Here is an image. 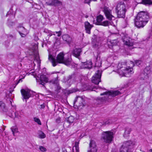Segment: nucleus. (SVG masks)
Returning a JSON list of instances; mask_svg holds the SVG:
<instances>
[{"instance_id": "e433bc0d", "label": "nucleus", "mask_w": 152, "mask_h": 152, "mask_svg": "<svg viewBox=\"0 0 152 152\" xmlns=\"http://www.w3.org/2000/svg\"><path fill=\"white\" fill-rule=\"evenodd\" d=\"M75 147V149H77L79 148V143L78 142H76L75 144V146L73 147V151L72 152H74V148Z\"/></svg>"}, {"instance_id": "6e6d98bb", "label": "nucleus", "mask_w": 152, "mask_h": 152, "mask_svg": "<svg viewBox=\"0 0 152 152\" xmlns=\"http://www.w3.org/2000/svg\"><path fill=\"white\" fill-rule=\"evenodd\" d=\"M75 149L76 152H80L79 150V148H78L77 149Z\"/></svg>"}, {"instance_id": "7ed1b4c3", "label": "nucleus", "mask_w": 152, "mask_h": 152, "mask_svg": "<svg viewBox=\"0 0 152 152\" xmlns=\"http://www.w3.org/2000/svg\"><path fill=\"white\" fill-rule=\"evenodd\" d=\"M113 132L110 131L104 132L102 133L101 140L104 142L110 143L113 138Z\"/></svg>"}, {"instance_id": "58836bf2", "label": "nucleus", "mask_w": 152, "mask_h": 152, "mask_svg": "<svg viewBox=\"0 0 152 152\" xmlns=\"http://www.w3.org/2000/svg\"><path fill=\"white\" fill-rule=\"evenodd\" d=\"M102 63L100 61H96L95 64V66H96L99 67L101 66Z\"/></svg>"}, {"instance_id": "1a4fd4ad", "label": "nucleus", "mask_w": 152, "mask_h": 152, "mask_svg": "<svg viewBox=\"0 0 152 152\" xmlns=\"http://www.w3.org/2000/svg\"><path fill=\"white\" fill-rule=\"evenodd\" d=\"M123 71L122 70H119L118 71L119 74L122 76L129 77L130 75L134 73L133 69L132 68H126L125 69H124Z\"/></svg>"}, {"instance_id": "c03bdc74", "label": "nucleus", "mask_w": 152, "mask_h": 152, "mask_svg": "<svg viewBox=\"0 0 152 152\" xmlns=\"http://www.w3.org/2000/svg\"><path fill=\"white\" fill-rule=\"evenodd\" d=\"M122 63L123 64H124V63H119L118 64V69H121L122 68V67H121V66L122 65Z\"/></svg>"}, {"instance_id": "69168bd1", "label": "nucleus", "mask_w": 152, "mask_h": 152, "mask_svg": "<svg viewBox=\"0 0 152 152\" xmlns=\"http://www.w3.org/2000/svg\"><path fill=\"white\" fill-rule=\"evenodd\" d=\"M12 25L14 24V23H13V22H12Z\"/></svg>"}, {"instance_id": "37998d69", "label": "nucleus", "mask_w": 152, "mask_h": 152, "mask_svg": "<svg viewBox=\"0 0 152 152\" xmlns=\"http://www.w3.org/2000/svg\"><path fill=\"white\" fill-rule=\"evenodd\" d=\"M141 63V61L140 60H137L135 61V64L137 66L140 65Z\"/></svg>"}, {"instance_id": "5fc2aeb1", "label": "nucleus", "mask_w": 152, "mask_h": 152, "mask_svg": "<svg viewBox=\"0 0 152 152\" xmlns=\"http://www.w3.org/2000/svg\"><path fill=\"white\" fill-rule=\"evenodd\" d=\"M56 121L57 122H58V123H59L60 122V119H59V118H58L57 119H56Z\"/></svg>"}, {"instance_id": "f8f14e48", "label": "nucleus", "mask_w": 152, "mask_h": 152, "mask_svg": "<svg viewBox=\"0 0 152 152\" xmlns=\"http://www.w3.org/2000/svg\"><path fill=\"white\" fill-rule=\"evenodd\" d=\"M97 148L95 142L93 140H91L90 143L89 149L88 152H97Z\"/></svg>"}, {"instance_id": "6e6552de", "label": "nucleus", "mask_w": 152, "mask_h": 152, "mask_svg": "<svg viewBox=\"0 0 152 152\" xmlns=\"http://www.w3.org/2000/svg\"><path fill=\"white\" fill-rule=\"evenodd\" d=\"M102 71L98 70L92 77V81L93 83L98 85L101 81Z\"/></svg>"}, {"instance_id": "bb28decb", "label": "nucleus", "mask_w": 152, "mask_h": 152, "mask_svg": "<svg viewBox=\"0 0 152 152\" xmlns=\"http://www.w3.org/2000/svg\"><path fill=\"white\" fill-rule=\"evenodd\" d=\"M110 24H111V23L110 22L107 20H106L103 22H102L101 23L99 24V25H102L104 26H107Z\"/></svg>"}, {"instance_id": "bf43d9fd", "label": "nucleus", "mask_w": 152, "mask_h": 152, "mask_svg": "<svg viewBox=\"0 0 152 152\" xmlns=\"http://www.w3.org/2000/svg\"><path fill=\"white\" fill-rule=\"evenodd\" d=\"M23 27V26H22V25H21L20 26H18V28H19V27L21 28V27Z\"/></svg>"}, {"instance_id": "5701e85b", "label": "nucleus", "mask_w": 152, "mask_h": 152, "mask_svg": "<svg viewBox=\"0 0 152 152\" xmlns=\"http://www.w3.org/2000/svg\"><path fill=\"white\" fill-rule=\"evenodd\" d=\"M37 134L38 135V137L40 139H44L46 137V135L45 134L41 131H38Z\"/></svg>"}, {"instance_id": "603ef678", "label": "nucleus", "mask_w": 152, "mask_h": 152, "mask_svg": "<svg viewBox=\"0 0 152 152\" xmlns=\"http://www.w3.org/2000/svg\"><path fill=\"white\" fill-rule=\"evenodd\" d=\"M45 104H42L40 105L41 108H44L45 107Z\"/></svg>"}, {"instance_id": "de8ad7c7", "label": "nucleus", "mask_w": 152, "mask_h": 152, "mask_svg": "<svg viewBox=\"0 0 152 152\" xmlns=\"http://www.w3.org/2000/svg\"><path fill=\"white\" fill-rule=\"evenodd\" d=\"M52 83L53 84H57L58 83V80H57L55 79V80H52L51 81Z\"/></svg>"}, {"instance_id": "4d7b16f0", "label": "nucleus", "mask_w": 152, "mask_h": 152, "mask_svg": "<svg viewBox=\"0 0 152 152\" xmlns=\"http://www.w3.org/2000/svg\"><path fill=\"white\" fill-rule=\"evenodd\" d=\"M72 91H72L71 92V93H72V92H76V91H76V90H75H75H73Z\"/></svg>"}, {"instance_id": "423d86ee", "label": "nucleus", "mask_w": 152, "mask_h": 152, "mask_svg": "<svg viewBox=\"0 0 152 152\" xmlns=\"http://www.w3.org/2000/svg\"><path fill=\"white\" fill-rule=\"evenodd\" d=\"M102 11L105 14L106 18L110 21L115 19L114 17L112 15V11L108 7L104 6Z\"/></svg>"}, {"instance_id": "09e8293b", "label": "nucleus", "mask_w": 152, "mask_h": 152, "mask_svg": "<svg viewBox=\"0 0 152 152\" xmlns=\"http://www.w3.org/2000/svg\"><path fill=\"white\" fill-rule=\"evenodd\" d=\"M111 123H112V122L111 121H110V120H109L105 122V125L109 124H111Z\"/></svg>"}, {"instance_id": "ddd939ff", "label": "nucleus", "mask_w": 152, "mask_h": 152, "mask_svg": "<svg viewBox=\"0 0 152 152\" xmlns=\"http://www.w3.org/2000/svg\"><path fill=\"white\" fill-rule=\"evenodd\" d=\"M48 78L43 75H40L39 80L37 79V81L39 83V84H41L43 86H44L45 83H47L48 82Z\"/></svg>"}, {"instance_id": "8fccbe9b", "label": "nucleus", "mask_w": 152, "mask_h": 152, "mask_svg": "<svg viewBox=\"0 0 152 152\" xmlns=\"http://www.w3.org/2000/svg\"><path fill=\"white\" fill-rule=\"evenodd\" d=\"M46 4L48 5L53 6L52 1H51V3L46 2Z\"/></svg>"}, {"instance_id": "4468645a", "label": "nucleus", "mask_w": 152, "mask_h": 152, "mask_svg": "<svg viewBox=\"0 0 152 152\" xmlns=\"http://www.w3.org/2000/svg\"><path fill=\"white\" fill-rule=\"evenodd\" d=\"M121 93L118 91H108L104 92L103 93L100 94L101 96L103 95H110L112 96H115L119 94H121Z\"/></svg>"}, {"instance_id": "cd10ccee", "label": "nucleus", "mask_w": 152, "mask_h": 152, "mask_svg": "<svg viewBox=\"0 0 152 152\" xmlns=\"http://www.w3.org/2000/svg\"><path fill=\"white\" fill-rule=\"evenodd\" d=\"M52 1L53 6H56L61 4V2L58 0H52Z\"/></svg>"}, {"instance_id": "412c9836", "label": "nucleus", "mask_w": 152, "mask_h": 152, "mask_svg": "<svg viewBox=\"0 0 152 152\" xmlns=\"http://www.w3.org/2000/svg\"><path fill=\"white\" fill-rule=\"evenodd\" d=\"M126 11H117L118 17V18H124L125 16V13Z\"/></svg>"}, {"instance_id": "c9c22d12", "label": "nucleus", "mask_w": 152, "mask_h": 152, "mask_svg": "<svg viewBox=\"0 0 152 152\" xmlns=\"http://www.w3.org/2000/svg\"><path fill=\"white\" fill-rule=\"evenodd\" d=\"M15 109H13V115H14V118H18V112H15Z\"/></svg>"}, {"instance_id": "680f3d73", "label": "nucleus", "mask_w": 152, "mask_h": 152, "mask_svg": "<svg viewBox=\"0 0 152 152\" xmlns=\"http://www.w3.org/2000/svg\"><path fill=\"white\" fill-rule=\"evenodd\" d=\"M150 151L152 152V149L150 150Z\"/></svg>"}, {"instance_id": "f3484780", "label": "nucleus", "mask_w": 152, "mask_h": 152, "mask_svg": "<svg viewBox=\"0 0 152 152\" xmlns=\"http://www.w3.org/2000/svg\"><path fill=\"white\" fill-rule=\"evenodd\" d=\"M84 26L86 32L89 34H91V30L93 26L90 24L89 23L88 21H86L84 23Z\"/></svg>"}, {"instance_id": "338daca9", "label": "nucleus", "mask_w": 152, "mask_h": 152, "mask_svg": "<svg viewBox=\"0 0 152 152\" xmlns=\"http://www.w3.org/2000/svg\"><path fill=\"white\" fill-rule=\"evenodd\" d=\"M102 88L103 90H105V89L104 88Z\"/></svg>"}, {"instance_id": "393cba45", "label": "nucleus", "mask_w": 152, "mask_h": 152, "mask_svg": "<svg viewBox=\"0 0 152 152\" xmlns=\"http://www.w3.org/2000/svg\"><path fill=\"white\" fill-rule=\"evenodd\" d=\"M84 68L90 69L92 67V62L91 61H87L84 63Z\"/></svg>"}, {"instance_id": "4c0bfd02", "label": "nucleus", "mask_w": 152, "mask_h": 152, "mask_svg": "<svg viewBox=\"0 0 152 152\" xmlns=\"http://www.w3.org/2000/svg\"><path fill=\"white\" fill-rule=\"evenodd\" d=\"M39 149L42 152H45L47 151L46 149L42 146H40Z\"/></svg>"}, {"instance_id": "e2e57ef3", "label": "nucleus", "mask_w": 152, "mask_h": 152, "mask_svg": "<svg viewBox=\"0 0 152 152\" xmlns=\"http://www.w3.org/2000/svg\"><path fill=\"white\" fill-rule=\"evenodd\" d=\"M125 23H127V20H125Z\"/></svg>"}, {"instance_id": "49530a36", "label": "nucleus", "mask_w": 152, "mask_h": 152, "mask_svg": "<svg viewBox=\"0 0 152 152\" xmlns=\"http://www.w3.org/2000/svg\"><path fill=\"white\" fill-rule=\"evenodd\" d=\"M91 1V0H85L84 1V3H85L89 4Z\"/></svg>"}, {"instance_id": "79ce46f5", "label": "nucleus", "mask_w": 152, "mask_h": 152, "mask_svg": "<svg viewBox=\"0 0 152 152\" xmlns=\"http://www.w3.org/2000/svg\"><path fill=\"white\" fill-rule=\"evenodd\" d=\"M18 32L22 37H26V35L25 33H23L20 31H19Z\"/></svg>"}, {"instance_id": "a878e982", "label": "nucleus", "mask_w": 152, "mask_h": 152, "mask_svg": "<svg viewBox=\"0 0 152 152\" xmlns=\"http://www.w3.org/2000/svg\"><path fill=\"white\" fill-rule=\"evenodd\" d=\"M140 3L145 5H149L152 4V1L151 0H142Z\"/></svg>"}, {"instance_id": "a211bd4d", "label": "nucleus", "mask_w": 152, "mask_h": 152, "mask_svg": "<svg viewBox=\"0 0 152 152\" xmlns=\"http://www.w3.org/2000/svg\"><path fill=\"white\" fill-rule=\"evenodd\" d=\"M82 50L80 48H76L72 51V54L75 57L78 58L80 55Z\"/></svg>"}, {"instance_id": "ea45409f", "label": "nucleus", "mask_w": 152, "mask_h": 152, "mask_svg": "<svg viewBox=\"0 0 152 152\" xmlns=\"http://www.w3.org/2000/svg\"><path fill=\"white\" fill-rule=\"evenodd\" d=\"M75 75H74V74L71 75H70L68 77V80L71 79H72L74 80V79L75 78Z\"/></svg>"}, {"instance_id": "f704fd0d", "label": "nucleus", "mask_w": 152, "mask_h": 152, "mask_svg": "<svg viewBox=\"0 0 152 152\" xmlns=\"http://www.w3.org/2000/svg\"><path fill=\"white\" fill-rule=\"evenodd\" d=\"M54 33L55 32H52L50 31V32L48 33V34L47 35V39L48 40L49 37L52 36L53 35H55V34H54Z\"/></svg>"}, {"instance_id": "774afa93", "label": "nucleus", "mask_w": 152, "mask_h": 152, "mask_svg": "<svg viewBox=\"0 0 152 152\" xmlns=\"http://www.w3.org/2000/svg\"><path fill=\"white\" fill-rule=\"evenodd\" d=\"M88 16H86V18H88Z\"/></svg>"}, {"instance_id": "39448f33", "label": "nucleus", "mask_w": 152, "mask_h": 152, "mask_svg": "<svg viewBox=\"0 0 152 152\" xmlns=\"http://www.w3.org/2000/svg\"><path fill=\"white\" fill-rule=\"evenodd\" d=\"M74 105L82 108L85 106L84 100L82 97L77 96L73 102Z\"/></svg>"}, {"instance_id": "dca6fc26", "label": "nucleus", "mask_w": 152, "mask_h": 152, "mask_svg": "<svg viewBox=\"0 0 152 152\" xmlns=\"http://www.w3.org/2000/svg\"><path fill=\"white\" fill-rule=\"evenodd\" d=\"M116 9L117 11H126L125 5L123 2H121L118 3L117 5Z\"/></svg>"}, {"instance_id": "864d4df0", "label": "nucleus", "mask_w": 152, "mask_h": 152, "mask_svg": "<svg viewBox=\"0 0 152 152\" xmlns=\"http://www.w3.org/2000/svg\"><path fill=\"white\" fill-rule=\"evenodd\" d=\"M50 31H49L47 29H45V30L44 31V32L46 33H48L50 32Z\"/></svg>"}, {"instance_id": "f257e3e1", "label": "nucleus", "mask_w": 152, "mask_h": 152, "mask_svg": "<svg viewBox=\"0 0 152 152\" xmlns=\"http://www.w3.org/2000/svg\"><path fill=\"white\" fill-rule=\"evenodd\" d=\"M64 55L63 52H60L57 55L56 59L52 55L49 54L48 59L51 62L53 66H56L58 64H63L68 66L71 63V55H68L67 58L64 57Z\"/></svg>"}, {"instance_id": "c85d7f7f", "label": "nucleus", "mask_w": 152, "mask_h": 152, "mask_svg": "<svg viewBox=\"0 0 152 152\" xmlns=\"http://www.w3.org/2000/svg\"><path fill=\"white\" fill-rule=\"evenodd\" d=\"M12 131L14 136H15V133L18 132V128L16 126H12L11 128Z\"/></svg>"}, {"instance_id": "b1692460", "label": "nucleus", "mask_w": 152, "mask_h": 152, "mask_svg": "<svg viewBox=\"0 0 152 152\" xmlns=\"http://www.w3.org/2000/svg\"><path fill=\"white\" fill-rule=\"evenodd\" d=\"M104 19L103 16L100 15L97 17V24L99 25V24L101 23L102 22V21Z\"/></svg>"}, {"instance_id": "20e7f679", "label": "nucleus", "mask_w": 152, "mask_h": 152, "mask_svg": "<svg viewBox=\"0 0 152 152\" xmlns=\"http://www.w3.org/2000/svg\"><path fill=\"white\" fill-rule=\"evenodd\" d=\"M134 144L131 141L124 142L120 149V152H130V149L133 147Z\"/></svg>"}, {"instance_id": "c756f323", "label": "nucleus", "mask_w": 152, "mask_h": 152, "mask_svg": "<svg viewBox=\"0 0 152 152\" xmlns=\"http://www.w3.org/2000/svg\"><path fill=\"white\" fill-rule=\"evenodd\" d=\"M55 41L54 43V45L55 46H57L59 45L61 43L59 39L55 37Z\"/></svg>"}, {"instance_id": "052dcab7", "label": "nucleus", "mask_w": 152, "mask_h": 152, "mask_svg": "<svg viewBox=\"0 0 152 152\" xmlns=\"http://www.w3.org/2000/svg\"><path fill=\"white\" fill-rule=\"evenodd\" d=\"M97 1V0H91V1Z\"/></svg>"}, {"instance_id": "0e129e2a", "label": "nucleus", "mask_w": 152, "mask_h": 152, "mask_svg": "<svg viewBox=\"0 0 152 152\" xmlns=\"http://www.w3.org/2000/svg\"><path fill=\"white\" fill-rule=\"evenodd\" d=\"M94 88H93L92 91H95V90H94Z\"/></svg>"}, {"instance_id": "4be33fe9", "label": "nucleus", "mask_w": 152, "mask_h": 152, "mask_svg": "<svg viewBox=\"0 0 152 152\" xmlns=\"http://www.w3.org/2000/svg\"><path fill=\"white\" fill-rule=\"evenodd\" d=\"M62 38L63 40L66 42L69 43L71 40V38L68 34H64L62 36Z\"/></svg>"}, {"instance_id": "9b49d317", "label": "nucleus", "mask_w": 152, "mask_h": 152, "mask_svg": "<svg viewBox=\"0 0 152 152\" xmlns=\"http://www.w3.org/2000/svg\"><path fill=\"white\" fill-rule=\"evenodd\" d=\"M151 70L149 67H146L140 74L141 79L144 80L148 77V74L151 73Z\"/></svg>"}, {"instance_id": "7c9ffc66", "label": "nucleus", "mask_w": 152, "mask_h": 152, "mask_svg": "<svg viewBox=\"0 0 152 152\" xmlns=\"http://www.w3.org/2000/svg\"><path fill=\"white\" fill-rule=\"evenodd\" d=\"M13 111L12 110L10 109L8 111V110L6 113H7V114H8L10 117L12 118H13L14 117V115H13Z\"/></svg>"}, {"instance_id": "aec40b11", "label": "nucleus", "mask_w": 152, "mask_h": 152, "mask_svg": "<svg viewBox=\"0 0 152 152\" xmlns=\"http://www.w3.org/2000/svg\"><path fill=\"white\" fill-rule=\"evenodd\" d=\"M132 131V129L129 127H126L125 129V132L123 134L124 137L127 138L129 136V134Z\"/></svg>"}, {"instance_id": "a18cd8bd", "label": "nucleus", "mask_w": 152, "mask_h": 152, "mask_svg": "<svg viewBox=\"0 0 152 152\" xmlns=\"http://www.w3.org/2000/svg\"><path fill=\"white\" fill-rule=\"evenodd\" d=\"M55 33L57 34V36L60 37L61 34V31H56Z\"/></svg>"}, {"instance_id": "473e14b6", "label": "nucleus", "mask_w": 152, "mask_h": 152, "mask_svg": "<svg viewBox=\"0 0 152 152\" xmlns=\"http://www.w3.org/2000/svg\"><path fill=\"white\" fill-rule=\"evenodd\" d=\"M118 42V41L117 39H115L113 40H111L110 43H111L112 46L116 45H117Z\"/></svg>"}, {"instance_id": "a19ab883", "label": "nucleus", "mask_w": 152, "mask_h": 152, "mask_svg": "<svg viewBox=\"0 0 152 152\" xmlns=\"http://www.w3.org/2000/svg\"><path fill=\"white\" fill-rule=\"evenodd\" d=\"M13 11L12 9H10L9 11L7 12L6 15L13 14Z\"/></svg>"}, {"instance_id": "72a5a7b5", "label": "nucleus", "mask_w": 152, "mask_h": 152, "mask_svg": "<svg viewBox=\"0 0 152 152\" xmlns=\"http://www.w3.org/2000/svg\"><path fill=\"white\" fill-rule=\"evenodd\" d=\"M34 121L35 122H37L39 125H41V121L39 118L36 117H35L34 118Z\"/></svg>"}, {"instance_id": "0eeeda50", "label": "nucleus", "mask_w": 152, "mask_h": 152, "mask_svg": "<svg viewBox=\"0 0 152 152\" xmlns=\"http://www.w3.org/2000/svg\"><path fill=\"white\" fill-rule=\"evenodd\" d=\"M21 92L23 97V99H28L32 95L34 92L28 89H22L21 90Z\"/></svg>"}, {"instance_id": "2eb2a0df", "label": "nucleus", "mask_w": 152, "mask_h": 152, "mask_svg": "<svg viewBox=\"0 0 152 152\" xmlns=\"http://www.w3.org/2000/svg\"><path fill=\"white\" fill-rule=\"evenodd\" d=\"M100 40V38L99 37L92 39L91 44L94 48H97L99 45V42Z\"/></svg>"}, {"instance_id": "f03ea898", "label": "nucleus", "mask_w": 152, "mask_h": 152, "mask_svg": "<svg viewBox=\"0 0 152 152\" xmlns=\"http://www.w3.org/2000/svg\"><path fill=\"white\" fill-rule=\"evenodd\" d=\"M149 16L148 13L145 11L139 12L135 20L134 23L138 28H143L148 21Z\"/></svg>"}, {"instance_id": "13d9d810", "label": "nucleus", "mask_w": 152, "mask_h": 152, "mask_svg": "<svg viewBox=\"0 0 152 152\" xmlns=\"http://www.w3.org/2000/svg\"><path fill=\"white\" fill-rule=\"evenodd\" d=\"M63 152H67V151H66V149H65L63 151Z\"/></svg>"}, {"instance_id": "2f4dec72", "label": "nucleus", "mask_w": 152, "mask_h": 152, "mask_svg": "<svg viewBox=\"0 0 152 152\" xmlns=\"http://www.w3.org/2000/svg\"><path fill=\"white\" fill-rule=\"evenodd\" d=\"M74 120V118L72 116H70L67 119V121L69 123H72Z\"/></svg>"}, {"instance_id": "3c124183", "label": "nucleus", "mask_w": 152, "mask_h": 152, "mask_svg": "<svg viewBox=\"0 0 152 152\" xmlns=\"http://www.w3.org/2000/svg\"><path fill=\"white\" fill-rule=\"evenodd\" d=\"M22 31L24 33H25L26 31V29L24 27H22Z\"/></svg>"}, {"instance_id": "9d476101", "label": "nucleus", "mask_w": 152, "mask_h": 152, "mask_svg": "<svg viewBox=\"0 0 152 152\" xmlns=\"http://www.w3.org/2000/svg\"><path fill=\"white\" fill-rule=\"evenodd\" d=\"M124 44L128 46H132L134 45V40L128 37V35H125L122 38Z\"/></svg>"}, {"instance_id": "6ab92c4d", "label": "nucleus", "mask_w": 152, "mask_h": 152, "mask_svg": "<svg viewBox=\"0 0 152 152\" xmlns=\"http://www.w3.org/2000/svg\"><path fill=\"white\" fill-rule=\"evenodd\" d=\"M0 111L4 112H7L8 111L5 104L2 101H0Z\"/></svg>"}]
</instances>
